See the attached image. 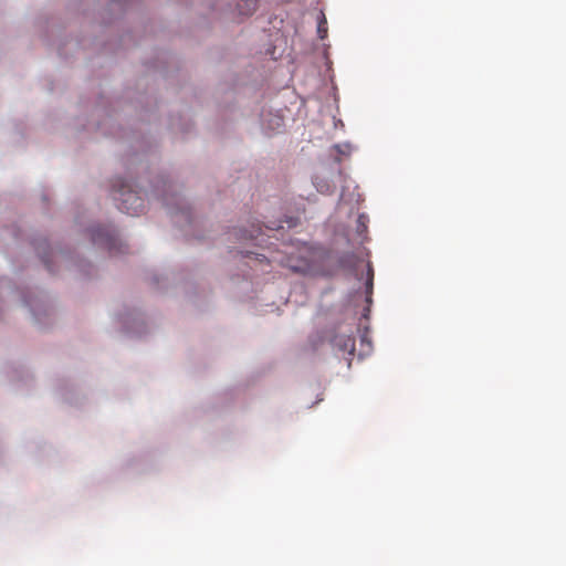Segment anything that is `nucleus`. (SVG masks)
I'll use <instances>...</instances> for the list:
<instances>
[{
	"instance_id": "nucleus-2",
	"label": "nucleus",
	"mask_w": 566,
	"mask_h": 566,
	"mask_svg": "<svg viewBox=\"0 0 566 566\" xmlns=\"http://www.w3.org/2000/svg\"><path fill=\"white\" fill-rule=\"evenodd\" d=\"M334 346L348 355L353 356L355 352V339L350 335H336L333 339Z\"/></svg>"
},
{
	"instance_id": "nucleus-9",
	"label": "nucleus",
	"mask_w": 566,
	"mask_h": 566,
	"mask_svg": "<svg viewBox=\"0 0 566 566\" xmlns=\"http://www.w3.org/2000/svg\"><path fill=\"white\" fill-rule=\"evenodd\" d=\"M43 261L46 264V266L49 268L48 260L43 258Z\"/></svg>"
},
{
	"instance_id": "nucleus-5",
	"label": "nucleus",
	"mask_w": 566,
	"mask_h": 566,
	"mask_svg": "<svg viewBox=\"0 0 566 566\" xmlns=\"http://www.w3.org/2000/svg\"><path fill=\"white\" fill-rule=\"evenodd\" d=\"M258 232V230H253V231H250V232H247L244 231L241 235V238L243 239H252L255 237V233Z\"/></svg>"
},
{
	"instance_id": "nucleus-8",
	"label": "nucleus",
	"mask_w": 566,
	"mask_h": 566,
	"mask_svg": "<svg viewBox=\"0 0 566 566\" xmlns=\"http://www.w3.org/2000/svg\"><path fill=\"white\" fill-rule=\"evenodd\" d=\"M363 219H364V216H359L358 221H359V223H361V224H363Z\"/></svg>"
},
{
	"instance_id": "nucleus-1",
	"label": "nucleus",
	"mask_w": 566,
	"mask_h": 566,
	"mask_svg": "<svg viewBox=\"0 0 566 566\" xmlns=\"http://www.w3.org/2000/svg\"><path fill=\"white\" fill-rule=\"evenodd\" d=\"M119 197L115 199L119 201L118 209L123 212L135 216L143 211L144 201L142 197L129 186L122 184L117 190Z\"/></svg>"
},
{
	"instance_id": "nucleus-3",
	"label": "nucleus",
	"mask_w": 566,
	"mask_h": 566,
	"mask_svg": "<svg viewBox=\"0 0 566 566\" xmlns=\"http://www.w3.org/2000/svg\"><path fill=\"white\" fill-rule=\"evenodd\" d=\"M317 33L321 39H325L327 35V21L325 15L322 13L317 25Z\"/></svg>"
},
{
	"instance_id": "nucleus-4",
	"label": "nucleus",
	"mask_w": 566,
	"mask_h": 566,
	"mask_svg": "<svg viewBox=\"0 0 566 566\" xmlns=\"http://www.w3.org/2000/svg\"><path fill=\"white\" fill-rule=\"evenodd\" d=\"M373 280H374V271H373V268L370 266V264H368V269H367V282H366L368 293H371V290H373Z\"/></svg>"
},
{
	"instance_id": "nucleus-6",
	"label": "nucleus",
	"mask_w": 566,
	"mask_h": 566,
	"mask_svg": "<svg viewBox=\"0 0 566 566\" xmlns=\"http://www.w3.org/2000/svg\"><path fill=\"white\" fill-rule=\"evenodd\" d=\"M361 344H366L368 348H370V342L367 339L366 335L361 336Z\"/></svg>"
},
{
	"instance_id": "nucleus-7",
	"label": "nucleus",
	"mask_w": 566,
	"mask_h": 566,
	"mask_svg": "<svg viewBox=\"0 0 566 566\" xmlns=\"http://www.w3.org/2000/svg\"><path fill=\"white\" fill-rule=\"evenodd\" d=\"M316 187H317V189L319 190V192H323V191H324L323 187H319L318 185H316ZM327 190H328V187H326L325 191H327Z\"/></svg>"
}]
</instances>
